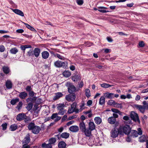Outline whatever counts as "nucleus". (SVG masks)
Listing matches in <instances>:
<instances>
[{"label": "nucleus", "mask_w": 148, "mask_h": 148, "mask_svg": "<svg viewBox=\"0 0 148 148\" xmlns=\"http://www.w3.org/2000/svg\"><path fill=\"white\" fill-rule=\"evenodd\" d=\"M65 105L64 103H59L57 105V109L58 111V114L60 115H63L65 113L66 110L64 108Z\"/></svg>", "instance_id": "1"}, {"label": "nucleus", "mask_w": 148, "mask_h": 148, "mask_svg": "<svg viewBox=\"0 0 148 148\" xmlns=\"http://www.w3.org/2000/svg\"><path fill=\"white\" fill-rule=\"evenodd\" d=\"M130 115L131 119L134 121L140 123L139 116L137 114L134 112H132Z\"/></svg>", "instance_id": "2"}, {"label": "nucleus", "mask_w": 148, "mask_h": 148, "mask_svg": "<svg viewBox=\"0 0 148 148\" xmlns=\"http://www.w3.org/2000/svg\"><path fill=\"white\" fill-rule=\"evenodd\" d=\"M122 130L123 133L126 134L128 135L131 132V129L130 126L126 125L123 127H121L120 130Z\"/></svg>", "instance_id": "3"}, {"label": "nucleus", "mask_w": 148, "mask_h": 148, "mask_svg": "<svg viewBox=\"0 0 148 148\" xmlns=\"http://www.w3.org/2000/svg\"><path fill=\"white\" fill-rule=\"evenodd\" d=\"M38 103H36L34 105L33 110L34 112V114L35 115L38 114L40 111L41 107H40Z\"/></svg>", "instance_id": "4"}, {"label": "nucleus", "mask_w": 148, "mask_h": 148, "mask_svg": "<svg viewBox=\"0 0 148 148\" xmlns=\"http://www.w3.org/2000/svg\"><path fill=\"white\" fill-rule=\"evenodd\" d=\"M76 98V95L75 93L69 94L66 96V99L69 101H73L75 100Z\"/></svg>", "instance_id": "5"}, {"label": "nucleus", "mask_w": 148, "mask_h": 148, "mask_svg": "<svg viewBox=\"0 0 148 148\" xmlns=\"http://www.w3.org/2000/svg\"><path fill=\"white\" fill-rule=\"evenodd\" d=\"M119 134L118 130L116 128H114L112 129L111 132V137L113 138H115L117 137Z\"/></svg>", "instance_id": "6"}, {"label": "nucleus", "mask_w": 148, "mask_h": 148, "mask_svg": "<svg viewBox=\"0 0 148 148\" xmlns=\"http://www.w3.org/2000/svg\"><path fill=\"white\" fill-rule=\"evenodd\" d=\"M76 106V103H73L71 106L69 107L68 112L69 114H70L73 113L74 111V109Z\"/></svg>", "instance_id": "7"}, {"label": "nucleus", "mask_w": 148, "mask_h": 148, "mask_svg": "<svg viewBox=\"0 0 148 148\" xmlns=\"http://www.w3.org/2000/svg\"><path fill=\"white\" fill-rule=\"evenodd\" d=\"M79 127L76 125H72L69 128V130L73 132H77L79 130Z\"/></svg>", "instance_id": "8"}, {"label": "nucleus", "mask_w": 148, "mask_h": 148, "mask_svg": "<svg viewBox=\"0 0 148 148\" xmlns=\"http://www.w3.org/2000/svg\"><path fill=\"white\" fill-rule=\"evenodd\" d=\"M63 95V94L62 92H57L55 94V96L53 97V99L54 100H56L62 97Z\"/></svg>", "instance_id": "9"}, {"label": "nucleus", "mask_w": 148, "mask_h": 148, "mask_svg": "<svg viewBox=\"0 0 148 148\" xmlns=\"http://www.w3.org/2000/svg\"><path fill=\"white\" fill-rule=\"evenodd\" d=\"M40 53V50L38 48H36L33 51L34 55L36 57L39 56Z\"/></svg>", "instance_id": "10"}, {"label": "nucleus", "mask_w": 148, "mask_h": 148, "mask_svg": "<svg viewBox=\"0 0 148 148\" xmlns=\"http://www.w3.org/2000/svg\"><path fill=\"white\" fill-rule=\"evenodd\" d=\"M40 129H41L40 127L35 126L32 129V131L34 134H37L39 133Z\"/></svg>", "instance_id": "11"}, {"label": "nucleus", "mask_w": 148, "mask_h": 148, "mask_svg": "<svg viewBox=\"0 0 148 148\" xmlns=\"http://www.w3.org/2000/svg\"><path fill=\"white\" fill-rule=\"evenodd\" d=\"M27 93L25 92H22L20 93L18 96L21 99H25L27 96Z\"/></svg>", "instance_id": "12"}, {"label": "nucleus", "mask_w": 148, "mask_h": 148, "mask_svg": "<svg viewBox=\"0 0 148 148\" xmlns=\"http://www.w3.org/2000/svg\"><path fill=\"white\" fill-rule=\"evenodd\" d=\"M135 107L137 109H138L140 112L143 113L145 112V108L144 106L141 105H135Z\"/></svg>", "instance_id": "13"}, {"label": "nucleus", "mask_w": 148, "mask_h": 148, "mask_svg": "<svg viewBox=\"0 0 148 148\" xmlns=\"http://www.w3.org/2000/svg\"><path fill=\"white\" fill-rule=\"evenodd\" d=\"M25 114L24 113H20L17 116L16 119L18 121H21L23 120Z\"/></svg>", "instance_id": "14"}, {"label": "nucleus", "mask_w": 148, "mask_h": 148, "mask_svg": "<svg viewBox=\"0 0 148 148\" xmlns=\"http://www.w3.org/2000/svg\"><path fill=\"white\" fill-rule=\"evenodd\" d=\"M5 86L7 89H11L12 86V84L10 80H7L5 83Z\"/></svg>", "instance_id": "15"}, {"label": "nucleus", "mask_w": 148, "mask_h": 148, "mask_svg": "<svg viewBox=\"0 0 148 148\" xmlns=\"http://www.w3.org/2000/svg\"><path fill=\"white\" fill-rule=\"evenodd\" d=\"M41 54L42 58L44 59H47L49 56V53L46 51H45L42 52L41 53Z\"/></svg>", "instance_id": "16"}, {"label": "nucleus", "mask_w": 148, "mask_h": 148, "mask_svg": "<svg viewBox=\"0 0 148 148\" xmlns=\"http://www.w3.org/2000/svg\"><path fill=\"white\" fill-rule=\"evenodd\" d=\"M92 130L88 129H86L82 132L84 133L86 136H90L91 135V132Z\"/></svg>", "instance_id": "17"}, {"label": "nucleus", "mask_w": 148, "mask_h": 148, "mask_svg": "<svg viewBox=\"0 0 148 148\" xmlns=\"http://www.w3.org/2000/svg\"><path fill=\"white\" fill-rule=\"evenodd\" d=\"M116 119L114 117H111L108 119V122L111 124H114L116 121Z\"/></svg>", "instance_id": "18"}, {"label": "nucleus", "mask_w": 148, "mask_h": 148, "mask_svg": "<svg viewBox=\"0 0 148 148\" xmlns=\"http://www.w3.org/2000/svg\"><path fill=\"white\" fill-rule=\"evenodd\" d=\"M79 127L81 131L83 132L86 129V126L84 123L82 122L79 124Z\"/></svg>", "instance_id": "19"}, {"label": "nucleus", "mask_w": 148, "mask_h": 148, "mask_svg": "<svg viewBox=\"0 0 148 148\" xmlns=\"http://www.w3.org/2000/svg\"><path fill=\"white\" fill-rule=\"evenodd\" d=\"M68 91L70 93H73L76 90V88L73 85H71L68 88Z\"/></svg>", "instance_id": "20"}, {"label": "nucleus", "mask_w": 148, "mask_h": 148, "mask_svg": "<svg viewBox=\"0 0 148 148\" xmlns=\"http://www.w3.org/2000/svg\"><path fill=\"white\" fill-rule=\"evenodd\" d=\"M30 141V138L29 136H26L24 138V141L23 142V145H28Z\"/></svg>", "instance_id": "21"}, {"label": "nucleus", "mask_w": 148, "mask_h": 148, "mask_svg": "<svg viewBox=\"0 0 148 148\" xmlns=\"http://www.w3.org/2000/svg\"><path fill=\"white\" fill-rule=\"evenodd\" d=\"M104 96L106 98L108 99H112L114 96V94L113 93H109L108 92H107L104 94Z\"/></svg>", "instance_id": "22"}, {"label": "nucleus", "mask_w": 148, "mask_h": 148, "mask_svg": "<svg viewBox=\"0 0 148 148\" xmlns=\"http://www.w3.org/2000/svg\"><path fill=\"white\" fill-rule=\"evenodd\" d=\"M89 128L92 131L95 130V126L94 123L93 122H90L89 123Z\"/></svg>", "instance_id": "23"}, {"label": "nucleus", "mask_w": 148, "mask_h": 148, "mask_svg": "<svg viewBox=\"0 0 148 148\" xmlns=\"http://www.w3.org/2000/svg\"><path fill=\"white\" fill-rule=\"evenodd\" d=\"M105 98L104 96H101L99 100V104L101 105L105 104Z\"/></svg>", "instance_id": "24"}, {"label": "nucleus", "mask_w": 148, "mask_h": 148, "mask_svg": "<svg viewBox=\"0 0 148 148\" xmlns=\"http://www.w3.org/2000/svg\"><path fill=\"white\" fill-rule=\"evenodd\" d=\"M95 122L97 124H100L102 122L101 119L99 117H96L94 118Z\"/></svg>", "instance_id": "25"}, {"label": "nucleus", "mask_w": 148, "mask_h": 148, "mask_svg": "<svg viewBox=\"0 0 148 148\" xmlns=\"http://www.w3.org/2000/svg\"><path fill=\"white\" fill-rule=\"evenodd\" d=\"M15 13L21 16H24L23 13L20 10H12Z\"/></svg>", "instance_id": "26"}, {"label": "nucleus", "mask_w": 148, "mask_h": 148, "mask_svg": "<svg viewBox=\"0 0 148 148\" xmlns=\"http://www.w3.org/2000/svg\"><path fill=\"white\" fill-rule=\"evenodd\" d=\"M69 135L70 134L69 133L63 132L61 134L60 136L62 138L67 139L69 137Z\"/></svg>", "instance_id": "27"}, {"label": "nucleus", "mask_w": 148, "mask_h": 148, "mask_svg": "<svg viewBox=\"0 0 148 148\" xmlns=\"http://www.w3.org/2000/svg\"><path fill=\"white\" fill-rule=\"evenodd\" d=\"M36 99V97H34L32 98L31 97L28 98L26 99V101L27 103L29 102H35Z\"/></svg>", "instance_id": "28"}, {"label": "nucleus", "mask_w": 148, "mask_h": 148, "mask_svg": "<svg viewBox=\"0 0 148 148\" xmlns=\"http://www.w3.org/2000/svg\"><path fill=\"white\" fill-rule=\"evenodd\" d=\"M72 79L74 82L77 81L80 79V77L78 75H75L72 77Z\"/></svg>", "instance_id": "29"}, {"label": "nucleus", "mask_w": 148, "mask_h": 148, "mask_svg": "<svg viewBox=\"0 0 148 148\" xmlns=\"http://www.w3.org/2000/svg\"><path fill=\"white\" fill-rule=\"evenodd\" d=\"M123 120L126 121V123L128 124H132V122L130 118L127 116H124L123 118Z\"/></svg>", "instance_id": "30"}, {"label": "nucleus", "mask_w": 148, "mask_h": 148, "mask_svg": "<svg viewBox=\"0 0 148 148\" xmlns=\"http://www.w3.org/2000/svg\"><path fill=\"white\" fill-rule=\"evenodd\" d=\"M66 145L64 141H61L58 144V147L59 148H65Z\"/></svg>", "instance_id": "31"}, {"label": "nucleus", "mask_w": 148, "mask_h": 148, "mask_svg": "<svg viewBox=\"0 0 148 148\" xmlns=\"http://www.w3.org/2000/svg\"><path fill=\"white\" fill-rule=\"evenodd\" d=\"M56 140L55 138H52L49 139V144H50V145H54V143H56Z\"/></svg>", "instance_id": "32"}, {"label": "nucleus", "mask_w": 148, "mask_h": 148, "mask_svg": "<svg viewBox=\"0 0 148 148\" xmlns=\"http://www.w3.org/2000/svg\"><path fill=\"white\" fill-rule=\"evenodd\" d=\"M18 126L16 124H14L10 125V129L11 131H14L17 128Z\"/></svg>", "instance_id": "33"}, {"label": "nucleus", "mask_w": 148, "mask_h": 148, "mask_svg": "<svg viewBox=\"0 0 148 148\" xmlns=\"http://www.w3.org/2000/svg\"><path fill=\"white\" fill-rule=\"evenodd\" d=\"M42 147H45V148H52V145H50V144H46L45 143H44L42 144Z\"/></svg>", "instance_id": "34"}, {"label": "nucleus", "mask_w": 148, "mask_h": 148, "mask_svg": "<svg viewBox=\"0 0 148 148\" xmlns=\"http://www.w3.org/2000/svg\"><path fill=\"white\" fill-rule=\"evenodd\" d=\"M146 139L147 137L145 135H143L139 138V140L140 142H145L146 140V141L147 140H146Z\"/></svg>", "instance_id": "35"}, {"label": "nucleus", "mask_w": 148, "mask_h": 148, "mask_svg": "<svg viewBox=\"0 0 148 148\" xmlns=\"http://www.w3.org/2000/svg\"><path fill=\"white\" fill-rule=\"evenodd\" d=\"M23 23H24L26 27H27L28 29L33 31H36V30L35 29L29 25L27 23H25L24 22H23Z\"/></svg>", "instance_id": "36"}, {"label": "nucleus", "mask_w": 148, "mask_h": 148, "mask_svg": "<svg viewBox=\"0 0 148 148\" xmlns=\"http://www.w3.org/2000/svg\"><path fill=\"white\" fill-rule=\"evenodd\" d=\"M63 75L66 77H69L71 75V73L69 71H65L63 73Z\"/></svg>", "instance_id": "37"}, {"label": "nucleus", "mask_w": 148, "mask_h": 148, "mask_svg": "<svg viewBox=\"0 0 148 148\" xmlns=\"http://www.w3.org/2000/svg\"><path fill=\"white\" fill-rule=\"evenodd\" d=\"M19 99L18 98L13 99L11 101L10 103L12 105H14L17 102H18L19 101Z\"/></svg>", "instance_id": "38"}, {"label": "nucleus", "mask_w": 148, "mask_h": 148, "mask_svg": "<svg viewBox=\"0 0 148 148\" xmlns=\"http://www.w3.org/2000/svg\"><path fill=\"white\" fill-rule=\"evenodd\" d=\"M35 126L34 123L31 122L29 123L27 127L29 130H32Z\"/></svg>", "instance_id": "39"}, {"label": "nucleus", "mask_w": 148, "mask_h": 148, "mask_svg": "<svg viewBox=\"0 0 148 148\" xmlns=\"http://www.w3.org/2000/svg\"><path fill=\"white\" fill-rule=\"evenodd\" d=\"M10 51L11 53L15 54L18 51L17 48H14L11 49Z\"/></svg>", "instance_id": "40"}, {"label": "nucleus", "mask_w": 148, "mask_h": 148, "mask_svg": "<svg viewBox=\"0 0 148 148\" xmlns=\"http://www.w3.org/2000/svg\"><path fill=\"white\" fill-rule=\"evenodd\" d=\"M2 69L4 73L7 74L9 73L10 70L8 67L4 66L3 67Z\"/></svg>", "instance_id": "41"}, {"label": "nucleus", "mask_w": 148, "mask_h": 148, "mask_svg": "<svg viewBox=\"0 0 148 148\" xmlns=\"http://www.w3.org/2000/svg\"><path fill=\"white\" fill-rule=\"evenodd\" d=\"M85 103L84 101H82L81 104L80 105V110L81 111L84 109L86 108V107L85 106Z\"/></svg>", "instance_id": "42"}, {"label": "nucleus", "mask_w": 148, "mask_h": 148, "mask_svg": "<svg viewBox=\"0 0 148 148\" xmlns=\"http://www.w3.org/2000/svg\"><path fill=\"white\" fill-rule=\"evenodd\" d=\"M33 104L32 102L29 103L28 104L26 107V108L28 111H29L32 109L33 107Z\"/></svg>", "instance_id": "43"}, {"label": "nucleus", "mask_w": 148, "mask_h": 148, "mask_svg": "<svg viewBox=\"0 0 148 148\" xmlns=\"http://www.w3.org/2000/svg\"><path fill=\"white\" fill-rule=\"evenodd\" d=\"M68 65V63L67 62H61L60 67L66 68Z\"/></svg>", "instance_id": "44"}, {"label": "nucleus", "mask_w": 148, "mask_h": 148, "mask_svg": "<svg viewBox=\"0 0 148 148\" xmlns=\"http://www.w3.org/2000/svg\"><path fill=\"white\" fill-rule=\"evenodd\" d=\"M61 61L58 60L55 62L54 63L55 66L57 67H60Z\"/></svg>", "instance_id": "45"}, {"label": "nucleus", "mask_w": 148, "mask_h": 148, "mask_svg": "<svg viewBox=\"0 0 148 148\" xmlns=\"http://www.w3.org/2000/svg\"><path fill=\"white\" fill-rule=\"evenodd\" d=\"M54 56H56L59 59L61 60H64V58L63 56H61L60 54L58 53H56L54 54Z\"/></svg>", "instance_id": "46"}, {"label": "nucleus", "mask_w": 148, "mask_h": 148, "mask_svg": "<svg viewBox=\"0 0 148 148\" xmlns=\"http://www.w3.org/2000/svg\"><path fill=\"white\" fill-rule=\"evenodd\" d=\"M85 93L86 96L88 97H89L90 96V91L89 89H86Z\"/></svg>", "instance_id": "47"}, {"label": "nucleus", "mask_w": 148, "mask_h": 148, "mask_svg": "<svg viewBox=\"0 0 148 148\" xmlns=\"http://www.w3.org/2000/svg\"><path fill=\"white\" fill-rule=\"evenodd\" d=\"M101 87L104 88H108L112 86L111 85L106 83L101 84Z\"/></svg>", "instance_id": "48"}, {"label": "nucleus", "mask_w": 148, "mask_h": 148, "mask_svg": "<svg viewBox=\"0 0 148 148\" xmlns=\"http://www.w3.org/2000/svg\"><path fill=\"white\" fill-rule=\"evenodd\" d=\"M23 120L26 123H27L29 121H31V119L28 116H27L26 115L23 119Z\"/></svg>", "instance_id": "49"}, {"label": "nucleus", "mask_w": 148, "mask_h": 148, "mask_svg": "<svg viewBox=\"0 0 148 148\" xmlns=\"http://www.w3.org/2000/svg\"><path fill=\"white\" fill-rule=\"evenodd\" d=\"M23 105V103L21 101H20L16 108H17L18 110H20L22 108Z\"/></svg>", "instance_id": "50"}, {"label": "nucleus", "mask_w": 148, "mask_h": 148, "mask_svg": "<svg viewBox=\"0 0 148 148\" xmlns=\"http://www.w3.org/2000/svg\"><path fill=\"white\" fill-rule=\"evenodd\" d=\"M132 135L134 136L135 137H137L138 136V133L135 130H133L132 131Z\"/></svg>", "instance_id": "51"}, {"label": "nucleus", "mask_w": 148, "mask_h": 148, "mask_svg": "<svg viewBox=\"0 0 148 148\" xmlns=\"http://www.w3.org/2000/svg\"><path fill=\"white\" fill-rule=\"evenodd\" d=\"M114 107L116 108H122V106L121 104L118 103H117L115 102L114 106Z\"/></svg>", "instance_id": "52"}, {"label": "nucleus", "mask_w": 148, "mask_h": 148, "mask_svg": "<svg viewBox=\"0 0 148 148\" xmlns=\"http://www.w3.org/2000/svg\"><path fill=\"white\" fill-rule=\"evenodd\" d=\"M143 104L146 108L148 109V101H144L143 102Z\"/></svg>", "instance_id": "53"}, {"label": "nucleus", "mask_w": 148, "mask_h": 148, "mask_svg": "<svg viewBox=\"0 0 148 148\" xmlns=\"http://www.w3.org/2000/svg\"><path fill=\"white\" fill-rule=\"evenodd\" d=\"M115 102L113 100H110L108 101V104L110 106H114Z\"/></svg>", "instance_id": "54"}, {"label": "nucleus", "mask_w": 148, "mask_h": 148, "mask_svg": "<svg viewBox=\"0 0 148 148\" xmlns=\"http://www.w3.org/2000/svg\"><path fill=\"white\" fill-rule=\"evenodd\" d=\"M111 110L114 112L119 113V114H120V113H121V112L119 111L115 108H112Z\"/></svg>", "instance_id": "55"}, {"label": "nucleus", "mask_w": 148, "mask_h": 148, "mask_svg": "<svg viewBox=\"0 0 148 148\" xmlns=\"http://www.w3.org/2000/svg\"><path fill=\"white\" fill-rule=\"evenodd\" d=\"M5 49V48L4 46L1 45H0V51L1 52H3L4 51Z\"/></svg>", "instance_id": "56"}, {"label": "nucleus", "mask_w": 148, "mask_h": 148, "mask_svg": "<svg viewBox=\"0 0 148 148\" xmlns=\"http://www.w3.org/2000/svg\"><path fill=\"white\" fill-rule=\"evenodd\" d=\"M139 46L140 47H143L144 46V43L143 41H141L139 42Z\"/></svg>", "instance_id": "57"}, {"label": "nucleus", "mask_w": 148, "mask_h": 148, "mask_svg": "<svg viewBox=\"0 0 148 148\" xmlns=\"http://www.w3.org/2000/svg\"><path fill=\"white\" fill-rule=\"evenodd\" d=\"M7 124L6 123L3 124L1 125V126L3 128V130H5L6 129Z\"/></svg>", "instance_id": "58"}, {"label": "nucleus", "mask_w": 148, "mask_h": 148, "mask_svg": "<svg viewBox=\"0 0 148 148\" xmlns=\"http://www.w3.org/2000/svg\"><path fill=\"white\" fill-rule=\"evenodd\" d=\"M27 55L29 56H33V51L32 50H29L27 52Z\"/></svg>", "instance_id": "59"}, {"label": "nucleus", "mask_w": 148, "mask_h": 148, "mask_svg": "<svg viewBox=\"0 0 148 148\" xmlns=\"http://www.w3.org/2000/svg\"><path fill=\"white\" fill-rule=\"evenodd\" d=\"M138 132L137 133H138V135H141L142 134V130H141V128H139L137 130Z\"/></svg>", "instance_id": "60"}, {"label": "nucleus", "mask_w": 148, "mask_h": 148, "mask_svg": "<svg viewBox=\"0 0 148 148\" xmlns=\"http://www.w3.org/2000/svg\"><path fill=\"white\" fill-rule=\"evenodd\" d=\"M77 3L79 5H82L83 4V0H77Z\"/></svg>", "instance_id": "61"}, {"label": "nucleus", "mask_w": 148, "mask_h": 148, "mask_svg": "<svg viewBox=\"0 0 148 148\" xmlns=\"http://www.w3.org/2000/svg\"><path fill=\"white\" fill-rule=\"evenodd\" d=\"M58 114V113H56L53 114L51 117V119H54L56 118Z\"/></svg>", "instance_id": "62"}, {"label": "nucleus", "mask_w": 148, "mask_h": 148, "mask_svg": "<svg viewBox=\"0 0 148 148\" xmlns=\"http://www.w3.org/2000/svg\"><path fill=\"white\" fill-rule=\"evenodd\" d=\"M32 89L31 86H27L26 88V90L28 92H29L31 91Z\"/></svg>", "instance_id": "63"}, {"label": "nucleus", "mask_w": 148, "mask_h": 148, "mask_svg": "<svg viewBox=\"0 0 148 148\" xmlns=\"http://www.w3.org/2000/svg\"><path fill=\"white\" fill-rule=\"evenodd\" d=\"M92 102L91 100H89L88 101L87 103V106H89L92 105Z\"/></svg>", "instance_id": "64"}]
</instances>
